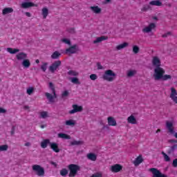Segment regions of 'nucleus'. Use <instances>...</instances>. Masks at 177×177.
Returning a JSON list of instances; mask_svg holds the SVG:
<instances>
[{
	"instance_id": "1",
	"label": "nucleus",
	"mask_w": 177,
	"mask_h": 177,
	"mask_svg": "<svg viewBox=\"0 0 177 177\" xmlns=\"http://www.w3.org/2000/svg\"><path fill=\"white\" fill-rule=\"evenodd\" d=\"M49 88L53 95H52V94L49 93H46L45 95L47 97L48 100L50 102V103H53L55 102L54 99H56V97H57V95H56V89L55 88V85H53V83H49Z\"/></svg>"
},
{
	"instance_id": "2",
	"label": "nucleus",
	"mask_w": 177,
	"mask_h": 177,
	"mask_svg": "<svg viewBox=\"0 0 177 177\" xmlns=\"http://www.w3.org/2000/svg\"><path fill=\"white\" fill-rule=\"evenodd\" d=\"M115 73L112 70H106L102 75V78L104 81H108V82H113L115 80Z\"/></svg>"
},
{
	"instance_id": "3",
	"label": "nucleus",
	"mask_w": 177,
	"mask_h": 177,
	"mask_svg": "<svg viewBox=\"0 0 177 177\" xmlns=\"http://www.w3.org/2000/svg\"><path fill=\"white\" fill-rule=\"evenodd\" d=\"M68 169L70 171L68 174L69 177H75L78 173V171H81V167L78 165L75 164L69 165Z\"/></svg>"
},
{
	"instance_id": "4",
	"label": "nucleus",
	"mask_w": 177,
	"mask_h": 177,
	"mask_svg": "<svg viewBox=\"0 0 177 177\" xmlns=\"http://www.w3.org/2000/svg\"><path fill=\"white\" fill-rule=\"evenodd\" d=\"M164 74H165V70L161 66L154 68L153 77L156 81H160Z\"/></svg>"
},
{
	"instance_id": "5",
	"label": "nucleus",
	"mask_w": 177,
	"mask_h": 177,
	"mask_svg": "<svg viewBox=\"0 0 177 177\" xmlns=\"http://www.w3.org/2000/svg\"><path fill=\"white\" fill-rule=\"evenodd\" d=\"M32 169L37 176H44L45 175V169L39 165H33Z\"/></svg>"
},
{
	"instance_id": "6",
	"label": "nucleus",
	"mask_w": 177,
	"mask_h": 177,
	"mask_svg": "<svg viewBox=\"0 0 177 177\" xmlns=\"http://www.w3.org/2000/svg\"><path fill=\"white\" fill-rule=\"evenodd\" d=\"M61 66H62V61H60V60L55 61L49 66V71H50V73H53Z\"/></svg>"
},
{
	"instance_id": "7",
	"label": "nucleus",
	"mask_w": 177,
	"mask_h": 177,
	"mask_svg": "<svg viewBox=\"0 0 177 177\" xmlns=\"http://www.w3.org/2000/svg\"><path fill=\"white\" fill-rule=\"evenodd\" d=\"M149 171L153 174V177H168L167 175L161 173L158 169L151 168L149 169Z\"/></svg>"
},
{
	"instance_id": "8",
	"label": "nucleus",
	"mask_w": 177,
	"mask_h": 177,
	"mask_svg": "<svg viewBox=\"0 0 177 177\" xmlns=\"http://www.w3.org/2000/svg\"><path fill=\"white\" fill-rule=\"evenodd\" d=\"M151 64L153 67L155 68H157V67H161V59H160V57L157 56H153L152 57Z\"/></svg>"
},
{
	"instance_id": "9",
	"label": "nucleus",
	"mask_w": 177,
	"mask_h": 177,
	"mask_svg": "<svg viewBox=\"0 0 177 177\" xmlns=\"http://www.w3.org/2000/svg\"><path fill=\"white\" fill-rule=\"evenodd\" d=\"M73 109L69 111L70 114H75V113H80L84 110L82 106H78L77 104L72 105Z\"/></svg>"
},
{
	"instance_id": "10",
	"label": "nucleus",
	"mask_w": 177,
	"mask_h": 177,
	"mask_svg": "<svg viewBox=\"0 0 177 177\" xmlns=\"http://www.w3.org/2000/svg\"><path fill=\"white\" fill-rule=\"evenodd\" d=\"M76 52H78V46L77 44H74L66 49V53H70L71 55H74Z\"/></svg>"
},
{
	"instance_id": "11",
	"label": "nucleus",
	"mask_w": 177,
	"mask_h": 177,
	"mask_svg": "<svg viewBox=\"0 0 177 177\" xmlns=\"http://www.w3.org/2000/svg\"><path fill=\"white\" fill-rule=\"evenodd\" d=\"M111 171L114 174H117L118 172L122 171V165L120 164L113 165L111 167Z\"/></svg>"
},
{
	"instance_id": "12",
	"label": "nucleus",
	"mask_w": 177,
	"mask_h": 177,
	"mask_svg": "<svg viewBox=\"0 0 177 177\" xmlns=\"http://www.w3.org/2000/svg\"><path fill=\"white\" fill-rule=\"evenodd\" d=\"M171 93L170 94V97H171V100H173V102H174V103H177V91H176V89H175V88H174V87H171Z\"/></svg>"
},
{
	"instance_id": "13",
	"label": "nucleus",
	"mask_w": 177,
	"mask_h": 177,
	"mask_svg": "<svg viewBox=\"0 0 177 177\" xmlns=\"http://www.w3.org/2000/svg\"><path fill=\"white\" fill-rule=\"evenodd\" d=\"M142 162H143V156H142V155H139L133 162V164L135 165V167H138L140 165Z\"/></svg>"
},
{
	"instance_id": "14",
	"label": "nucleus",
	"mask_w": 177,
	"mask_h": 177,
	"mask_svg": "<svg viewBox=\"0 0 177 177\" xmlns=\"http://www.w3.org/2000/svg\"><path fill=\"white\" fill-rule=\"evenodd\" d=\"M155 28H156V24L151 23L148 26L142 29V31L144 32H151L152 30H154Z\"/></svg>"
},
{
	"instance_id": "15",
	"label": "nucleus",
	"mask_w": 177,
	"mask_h": 177,
	"mask_svg": "<svg viewBox=\"0 0 177 177\" xmlns=\"http://www.w3.org/2000/svg\"><path fill=\"white\" fill-rule=\"evenodd\" d=\"M166 128H167L169 133H174V123L172 122L166 121Z\"/></svg>"
},
{
	"instance_id": "16",
	"label": "nucleus",
	"mask_w": 177,
	"mask_h": 177,
	"mask_svg": "<svg viewBox=\"0 0 177 177\" xmlns=\"http://www.w3.org/2000/svg\"><path fill=\"white\" fill-rule=\"evenodd\" d=\"M50 147L51 149H53V151H55V153L60 152V149H59V145L56 142H51L50 144Z\"/></svg>"
},
{
	"instance_id": "17",
	"label": "nucleus",
	"mask_w": 177,
	"mask_h": 177,
	"mask_svg": "<svg viewBox=\"0 0 177 177\" xmlns=\"http://www.w3.org/2000/svg\"><path fill=\"white\" fill-rule=\"evenodd\" d=\"M51 143L52 142H50V140L44 139L41 141L40 146H41V149H46V147H48V146H50Z\"/></svg>"
},
{
	"instance_id": "18",
	"label": "nucleus",
	"mask_w": 177,
	"mask_h": 177,
	"mask_svg": "<svg viewBox=\"0 0 177 177\" xmlns=\"http://www.w3.org/2000/svg\"><path fill=\"white\" fill-rule=\"evenodd\" d=\"M17 60H26L27 59V53L21 52L16 55Z\"/></svg>"
},
{
	"instance_id": "19",
	"label": "nucleus",
	"mask_w": 177,
	"mask_h": 177,
	"mask_svg": "<svg viewBox=\"0 0 177 177\" xmlns=\"http://www.w3.org/2000/svg\"><path fill=\"white\" fill-rule=\"evenodd\" d=\"M34 6H35V4L32 2H24L21 5L23 9H28V8H32Z\"/></svg>"
},
{
	"instance_id": "20",
	"label": "nucleus",
	"mask_w": 177,
	"mask_h": 177,
	"mask_svg": "<svg viewBox=\"0 0 177 177\" xmlns=\"http://www.w3.org/2000/svg\"><path fill=\"white\" fill-rule=\"evenodd\" d=\"M108 125L109 127H115L117 125V121H115V119L113 117H109L108 118Z\"/></svg>"
},
{
	"instance_id": "21",
	"label": "nucleus",
	"mask_w": 177,
	"mask_h": 177,
	"mask_svg": "<svg viewBox=\"0 0 177 177\" xmlns=\"http://www.w3.org/2000/svg\"><path fill=\"white\" fill-rule=\"evenodd\" d=\"M21 64L24 68H28L31 66V62H30V59L26 58L22 61Z\"/></svg>"
},
{
	"instance_id": "22",
	"label": "nucleus",
	"mask_w": 177,
	"mask_h": 177,
	"mask_svg": "<svg viewBox=\"0 0 177 177\" xmlns=\"http://www.w3.org/2000/svg\"><path fill=\"white\" fill-rule=\"evenodd\" d=\"M106 39H108V37L106 36H101L99 37H97L96 39H95L93 43V44H100V42H103V41H106Z\"/></svg>"
},
{
	"instance_id": "23",
	"label": "nucleus",
	"mask_w": 177,
	"mask_h": 177,
	"mask_svg": "<svg viewBox=\"0 0 177 177\" xmlns=\"http://www.w3.org/2000/svg\"><path fill=\"white\" fill-rule=\"evenodd\" d=\"M91 10L93 12V13H95L96 15H99L102 12V8H99V6H91L90 7Z\"/></svg>"
},
{
	"instance_id": "24",
	"label": "nucleus",
	"mask_w": 177,
	"mask_h": 177,
	"mask_svg": "<svg viewBox=\"0 0 177 177\" xmlns=\"http://www.w3.org/2000/svg\"><path fill=\"white\" fill-rule=\"evenodd\" d=\"M88 160H90L91 161H96L97 159V156L93 153H89L86 156Z\"/></svg>"
},
{
	"instance_id": "25",
	"label": "nucleus",
	"mask_w": 177,
	"mask_h": 177,
	"mask_svg": "<svg viewBox=\"0 0 177 177\" xmlns=\"http://www.w3.org/2000/svg\"><path fill=\"white\" fill-rule=\"evenodd\" d=\"M127 122L129 124H136V118H135V116H133V115H131L128 117Z\"/></svg>"
},
{
	"instance_id": "26",
	"label": "nucleus",
	"mask_w": 177,
	"mask_h": 177,
	"mask_svg": "<svg viewBox=\"0 0 177 177\" xmlns=\"http://www.w3.org/2000/svg\"><path fill=\"white\" fill-rule=\"evenodd\" d=\"M129 44L127 42H124L123 44H119L116 46V50H121V49H124V48H127Z\"/></svg>"
},
{
	"instance_id": "27",
	"label": "nucleus",
	"mask_w": 177,
	"mask_h": 177,
	"mask_svg": "<svg viewBox=\"0 0 177 177\" xmlns=\"http://www.w3.org/2000/svg\"><path fill=\"white\" fill-rule=\"evenodd\" d=\"M7 52H8V53H10L11 55H15V53L20 52V50L19 48H8Z\"/></svg>"
},
{
	"instance_id": "28",
	"label": "nucleus",
	"mask_w": 177,
	"mask_h": 177,
	"mask_svg": "<svg viewBox=\"0 0 177 177\" xmlns=\"http://www.w3.org/2000/svg\"><path fill=\"white\" fill-rule=\"evenodd\" d=\"M2 13L3 15H9V13H13V8H5L2 10Z\"/></svg>"
},
{
	"instance_id": "29",
	"label": "nucleus",
	"mask_w": 177,
	"mask_h": 177,
	"mask_svg": "<svg viewBox=\"0 0 177 177\" xmlns=\"http://www.w3.org/2000/svg\"><path fill=\"white\" fill-rule=\"evenodd\" d=\"M62 56V54L59 53V51H55L52 55H51V59H53L54 60H56L59 59Z\"/></svg>"
},
{
	"instance_id": "30",
	"label": "nucleus",
	"mask_w": 177,
	"mask_h": 177,
	"mask_svg": "<svg viewBox=\"0 0 177 177\" xmlns=\"http://www.w3.org/2000/svg\"><path fill=\"white\" fill-rule=\"evenodd\" d=\"M58 138L61 139H67V140L71 139V136L64 133H58Z\"/></svg>"
},
{
	"instance_id": "31",
	"label": "nucleus",
	"mask_w": 177,
	"mask_h": 177,
	"mask_svg": "<svg viewBox=\"0 0 177 177\" xmlns=\"http://www.w3.org/2000/svg\"><path fill=\"white\" fill-rule=\"evenodd\" d=\"M149 5H151L152 6H161L162 3L160 1H151L149 2Z\"/></svg>"
},
{
	"instance_id": "32",
	"label": "nucleus",
	"mask_w": 177,
	"mask_h": 177,
	"mask_svg": "<svg viewBox=\"0 0 177 177\" xmlns=\"http://www.w3.org/2000/svg\"><path fill=\"white\" fill-rule=\"evenodd\" d=\"M48 15H49V10L46 8H42V15H43V19H46L48 17Z\"/></svg>"
},
{
	"instance_id": "33",
	"label": "nucleus",
	"mask_w": 177,
	"mask_h": 177,
	"mask_svg": "<svg viewBox=\"0 0 177 177\" xmlns=\"http://www.w3.org/2000/svg\"><path fill=\"white\" fill-rule=\"evenodd\" d=\"M65 124L68 127H74L75 125V120H68L65 122Z\"/></svg>"
},
{
	"instance_id": "34",
	"label": "nucleus",
	"mask_w": 177,
	"mask_h": 177,
	"mask_svg": "<svg viewBox=\"0 0 177 177\" xmlns=\"http://www.w3.org/2000/svg\"><path fill=\"white\" fill-rule=\"evenodd\" d=\"M67 74L71 77H77L79 73L75 71L70 70L69 71H68Z\"/></svg>"
},
{
	"instance_id": "35",
	"label": "nucleus",
	"mask_w": 177,
	"mask_h": 177,
	"mask_svg": "<svg viewBox=\"0 0 177 177\" xmlns=\"http://www.w3.org/2000/svg\"><path fill=\"white\" fill-rule=\"evenodd\" d=\"M59 174L61 176H67V175L68 174V170H67V169L66 168H64L60 170Z\"/></svg>"
},
{
	"instance_id": "36",
	"label": "nucleus",
	"mask_w": 177,
	"mask_h": 177,
	"mask_svg": "<svg viewBox=\"0 0 177 177\" xmlns=\"http://www.w3.org/2000/svg\"><path fill=\"white\" fill-rule=\"evenodd\" d=\"M136 74V70H130L127 71V77H133Z\"/></svg>"
},
{
	"instance_id": "37",
	"label": "nucleus",
	"mask_w": 177,
	"mask_h": 177,
	"mask_svg": "<svg viewBox=\"0 0 177 177\" xmlns=\"http://www.w3.org/2000/svg\"><path fill=\"white\" fill-rule=\"evenodd\" d=\"M171 78H172V76L170 75H163L160 80L162 81H168V80H171Z\"/></svg>"
},
{
	"instance_id": "38",
	"label": "nucleus",
	"mask_w": 177,
	"mask_h": 177,
	"mask_svg": "<svg viewBox=\"0 0 177 177\" xmlns=\"http://www.w3.org/2000/svg\"><path fill=\"white\" fill-rule=\"evenodd\" d=\"M162 154L165 158V161H166V162H169V161H171V158H169V156L168 155H167V153H165L164 151L162 152Z\"/></svg>"
},
{
	"instance_id": "39",
	"label": "nucleus",
	"mask_w": 177,
	"mask_h": 177,
	"mask_svg": "<svg viewBox=\"0 0 177 177\" xmlns=\"http://www.w3.org/2000/svg\"><path fill=\"white\" fill-rule=\"evenodd\" d=\"M9 149L8 145H3L0 146V151H6Z\"/></svg>"
},
{
	"instance_id": "40",
	"label": "nucleus",
	"mask_w": 177,
	"mask_h": 177,
	"mask_svg": "<svg viewBox=\"0 0 177 177\" xmlns=\"http://www.w3.org/2000/svg\"><path fill=\"white\" fill-rule=\"evenodd\" d=\"M71 82L73 83V84H77V85H80V80H78V78H77V77H72L71 78Z\"/></svg>"
},
{
	"instance_id": "41",
	"label": "nucleus",
	"mask_w": 177,
	"mask_h": 177,
	"mask_svg": "<svg viewBox=\"0 0 177 177\" xmlns=\"http://www.w3.org/2000/svg\"><path fill=\"white\" fill-rule=\"evenodd\" d=\"M47 68H48V63H46V62L43 63V64L41 66V69L42 70V71H44V73H45V71H46Z\"/></svg>"
},
{
	"instance_id": "42",
	"label": "nucleus",
	"mask_w": 177,
	"mask_h": 177,
	"mask_svg": "<svg viewBox=\"0 0 177 177\" xmlns=\"http://www.w3.org/2000/svg\"><path fill=\"white\" fill-rule=\"evenodd\" d=\"M26 93L28 95H32V93H34V87H29L27 88Z\"/></svg>"
},
{
	"instance_id": "43",
	"label": "nucleus",
	"mask_w": 177,
	"mask_h": 177,
	"mask_svg": "<svg viewBox=\"0 0 177 177\" xmlns=\"http://www.w3.org/2000/svg\"><path fill=\"white\" fill-rule=\"evenodd\" d=\"M40 116L41 118H47L48 117V112L43 111L41 112H40Z\"/></svg>"
},
{
	"instance_id": "44",
	"label": "nucleus",
	"mask_w": 177,
	"mask_h": 177,
	"mask_svg": "<svg viewBox=\"0 0 177 177\" xmlns=\"http://www.w3.org/2000/svg\"><path fill=\"white\" fill-rule=\"evenodd\" d=\"M139 50H140V49L139 48V46H133V52L136 55L138 53H139Z\"/></svg>"
},
{
	"instance_id": "45",
	"label": "nucleus",
	"mask_w": 177,
	"mask_h": 177,
	"mask_svg": "<svg viewBox=\"0 0 177 177\" xmlns=\"http://www.w3.org/2000/svg\"><path fill=\"white\" fill-rule=\"evenodd\" d=\"M82 141H77V140H74L71 142V145L72 146H78V145H82Z\"/></svg>"
},
{
	"instance_id": "46",
	"label": "nucleus",
	"mask_w": 177,
	"mask_h": 177,
	"mask_svg": "<svg viewBox=\"0 0 177 177\" xmlns=\"http://www.w3.org/2000/svg\"><path fill=\"white\" fill-rule=\"evenodd\" d=\"M176 148H177V145L176 144L171 146L170 147L169 153H174V151H175V150H176Z\"/></svg>"
},
{
	"instance_id": "47",
	"label": "nucleus",
	"mask_w": 177,
	"mask_h": 177,
	"mask_svg": "<svg viewBox=\"0 0 177 177\" xmlns=\"http://www.w3.org/2000/svg\"><path fill=\"white\" fill-rule=\"evenodd\" d=\"M90 80H91L92 81L97 80V75L96 74H91L90 75Z\"/></svg>"
},
{
	"instance_id": "48",
	"label": "nucleus",
	"mask_w": 177,
	"mask_h": 177,
	"mask_svg": "<svg viewBox=\"0 0 177 177\" xmlns=\"http://www.w3.org/2000/svg\"><path fill=\"white\" fill-rule=\"evenodd\" d=\"M62 42L66 44L67 45H71V41L67 39H62Z\"/></svg>"
},
{
	"instance_id": "49",
	"label": "nucleus",
	"mask_w": 177,
	"mask_h": 177,
	"mask_svg": "<svg viewBox=\"0 0 177 177\" xmlns=\"http://www.w3.org/2000/svg\"><path fill=\"white\" fill-rule=\"evenodd\" d=\"M149 9H150V6H145L141 9V11H142V12H146V11L149 10Z\"/></svg>"
},
{
	"instance_id": "50",
	"label": "nucleus",
	"mask_w": 177,
	"mask_h": 177,
	"mask_svg": "<svg viewBox=\"0 0 177 177\" xmlns=\"http://www.w3.org/2000/svg\"><path fill=\"white\" fill-rule=\"evenodd\" d=\"M62 97H66V96H68V91H64L62 94Z\"/></svg>"
},
{
	"instance_id": "51",
	"label": "nucleus",
	"mask_w": 177,
	"mask_h": 177,
	"mask_svg": "<svg viewBox=\"0 0 177 177\" xmlns=\"http://www.w3.org/2000/svg\"><path fill=\"white\" fill-rule=\"evenodd\" d=\"M172 165L174 168H176L177 167V158L174 159L173 160V163H172Z\"/></svg>"
},
{
	"instance_id": "52",
	"label": "nucleus",
	"mask_w": 177,
	"mask_h": 177,
	"mask_svg": "<svg viewBox=\"0 0 177 177\" xmlns=\"http://www.w3.org/2000/svg\"><path fill=\"white\" fill-rule=\"evenodd\" d=\"M97 67L98 70H103V66H102V64L100 62L97 63Z\"/></svg>"
},
{
	"instance_id": "53",
	"label": "nucleus",
	"mask_w": 177,
	"mask_h": 177,
	"mask_svg": "<svg viewBox=\"0 0 177 177\" xmlns=\"http://www.w3.org/2000/svg\"><path fill=\"white\" fill-rule=\"evenodd\" d=\"M6 113V109L0 107V114H5Z\"/></svg>"
},
{
	"instance_id": "54",
	"label": "nucleus",
	"mask_w": 177,
	"mask_h": 177,
	"mask_svg": "<svg viewBox=\"0 0 177 177\" xmlns=\"http://www.w3.org/2000/svg\"><path fill=\"white\" fill-rule=\"evenodd\" d=\"M168 35H171V32H167V33H165L164 35H162V38H167Z\"/></svg>"
},
{
	"instance_id": "55",
	"label": "nucleus",
	"mask_w": 177,
	"mask_h": 177,
	"mask_svg": "<svg viewBox=\"0 0 177 177\" xmlns=\"http://www.w3.org/2000/svg\"><path fill=\"white\" fill-rule=\"evenodd\" d=\"M68 32H71L72 34H74V32H75V29L74 28H71L68 30Z\"/></svg>"
},
{
	"instance_id": "56",
	"label": "nucleus",
	"mask_w": 177,
	"mask_h": 177,
	"mask_svg": "<svg viewBox=\"0 0 177 177\" xmlns=\"http://www.w3.org/2000/svg\"><path fill=\"white\" fill-rule=\"evenodd\" d=\"M26 16H27V17H30L31 16V13L26 12H25Z\"/></svg>"
},
{
	"instance_id": "57",
	"label": "nucleus",
	"mask_w": 177,
	"mask_h": 177,
	"mask_svg": "<svg viewBox=\"0 0 177 177\" xmlns=\"http://www.w3.org/2000/svg\"><path fill=\"white\" fill-rule=\"evenodd\" d=\"M50 165H54V167H57V164L56 162H51Z\"/></svg>"
},
{
	"instance_id": "58",
	"label": "nucleus",
	"mask_w": 177,
	"mask_h": 177,
	"mask_svg": "<svg viewBox=\"0 0 177 177\" xmlns=\"http://www.w3.org/2000/svg\"><path fill=\"white\" fill-rule=\"evenodd\" d=\"M30 142H26V143H25V146H27V147H28V146H30Z\"/></svg>"
},
{
	"instance_id": "59",
	"label": "nucleus",
	"mask_w": 177,
	"mask_h": 177,
	"mask_svg": "<svg viewBox=\"0 0 177 177\" xmlns=\"http://www.w3.org/2000/svg\"><path fill=\"white\" fill-rule=\"evenodd\" d=\"M158 132H161V129H158L156 130V133H158Z\"/></svg>"
},
{
	"instance_id": "60",
	"label": "nucleus",
	"mask_w": 177,
	"mask_h": 177,
	"mask_svg": "<svg viewBox=\"0 0 177 177\" xmlns=\"http://www.w3.org/2000/svg\"><path fill=\"white\" fill-rule=\"evenodd\" d=\"M40 128H41V129H44V128H45V125H41Z\"/></svg>"
},
{
	"instance_id": "61",
	"label": "nucleus",
	"mask_w": 177,
	"mask_h": 177,
	"mask_svg": "<svg viewBox=\"0 0 177 177\" xmlns=\"http://www.w3.org/2000/svg\"><path fill=\"white\" fill-rule=\"evenodd\" d=\"M174 137L177 139V132L174 133Z\"/></svg>"
},
{
	"instance_id": "62",
	"label": "nucleus",
	"mask_w": 177,
	"mask_h": 177,
	"mask_svg": "<svg viewBox=\"0 0 177 177\" xmlns=\"http://www.w3.org/2000/svg\"><path fill=\"white\" fill-rule=\"evenodd\" d=\"M35 62H36L37 64H38L39 63V59H36Z\"/></svg>"
},
{
	"instance_id": "63",
	"label": "nucleus",
	"mask_w": 177,
	"mask_h": 177,
	"mask_svg": "<svg viewBox=\"0 0 177 177\" xmlns=\"http://www.w3.org/2000/svg\"><path fill=\"white\" fill-rule=\"evenodd\" d=\"M24 109H28V106H25Z\"/></svg>"
},
{
	"instance_id": "64",
	"label": "nucleus",
	"mask_w": 177,
	"mask_h": 177,
	"mask_svg": "<svg viewBox=\"0 0 177 177\" xmlns=\"http://www.w3.org/2000/svg\"><path fill=\"white\" fill-rule=\"evenodd\" d=\"M106 1V2H111V0H105Z\"/></svg>"
}]
</instances>
